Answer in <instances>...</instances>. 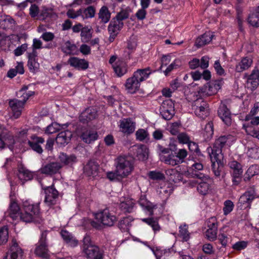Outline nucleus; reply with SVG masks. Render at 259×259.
<instances>
[{
    "instance_id": "412c9836",
    "label": "nucleus",
    "mask_w": 259,
    "mask_h": 259,
    "mask_svg": "<svg viewBox=\"0 0 259 259\" xmlns=\"http://www.w3.org/2000/svg\"><path fill=\"white\" fill-rule=\"evenodd\" d=\"M61 167L59 162H53L42 166L39 170L42 174L52 175L58 172Z\"/></svg>"
},
{
    "instance_id": "a18cd8bd",
    "label": "nucleus",
    "mask_w": 259,
    "mask_h": 259,
    "mask_svg": "<svg viewBox=\"0 0 259 259\" xmlns=\"http://www.w3.org/2000/svg\"><path fill=\"white\" fill-rule=\"evenodd\" d=\"M68 125L67 123L60 124L57 122H53L46 127L45 133L48 134H52L62 128H66Z\"/></svg>"
},
{
    "instance_id": "393cba45",
    "label": "nucleus",
    "mask_w": 259,
    "mask_h": 259,
    "mask_svg": "<svg viewBox=\"0 0 259 259\" xmlns=\"http://www.w3.org/2000/svg\"><path fill=\"white\" fill-rule=\"evenodd\" d=\"M72 137L71 132L68 130L64 131L59 133L56 138V143L61 146H64L70 141Z\"/></svg>"
},
{
    "instance_id": "774afa93",
    "label": "nucleus",
    "mask_w": 259,
    "mask_h": 259,
    "mask_svg": "<svg viewBox=\"0 0 259 259\" xmlns=\"http://www.w3.org/2000/svg\"><path fill=\"white\" fill-rule=\"evenodd\" d=\"M248 23L252 26L259 27V16L257 14H252L248 18Z\"/></svg>"
},
{
    "instance_id": "bf43d9fd",
    "label": "nucleus",
    "mask_w": 259,
    "mask_h": 259,
    "mask_svg": "<svg viewBox=\"0 0 259 259\" xmlns=\"http://www.w3.org/2000/svg\"><path fill=\"white\" fill-rule=\"evenodd\" d=\"M129 17V12L127 9H122L117 14L113 19L119 22H123L122 21L127 19Z\"/></svg>"
},
{
    "instance_id": "4d7b16f0",
    "label": "nucleus",
    "mask_w": 259,
    "mask_h": 259,
    "mask_svg": "<svg viewBox=\"0 0 259 259\" xmlns=\"http://www.w3.org/2000/svg\"><path fill=\"white\" fill-rule=\"evenodd\" d=\"M177 159L179 164H181L185 162V158L188 155V152L185 149H179L176 152Z\"/></svg>"
},
{
    "instance_id": "052dcab7",
    "label": "nucleus",
    "mask_w": 259,
    "mask_h": 259,
    "mask_svg": "<svg viewBox=\"0 0 259 259\" xmlns=\"http://www.w3.org/2000/svg\"><path fill=\"white\" fill-rule=\"evenodd\" d=\"M243 128L248 135L255 137L259 140V131L254 130L251 126L243 124Z\"/></svg>"
},
{
    "instance_id": "cd10ccee",
    "label": "nucleus",
    "mask_w": 259,
    "mask_h": 259,
    "mask_svg": "<svg viewBox=\"0 0 259 259\" xmlns=\"http://www.w3.org/2000/svg\"><path fill=\"white\" fill-rule=\"evenodd\" d=\"M112 67L115 74L118 77H121L127 72V66L122 61H118L112 65Z\"/></svg>"
},
{
    "instance_id": "7c9ffc66",
    "label": "nucleus",
    "mask_w": 259,
    "mask_h": 259,
    "mask_svg": "<svg viewBox=\"0 0 259 259\" xmlns=\"http://www.w3.org/2000/svg\"><path fill=\"white\" fill-rule=\"evenodd\" d=\"M34 252L37 256L44 259H50L48 245L37 243Z\"/></svg>"
},
{
    "instance_id": "2f4dec72",
    "label": "nucleus",
    "mask_w": 259,
    "mask_h": 259,
    "mask_svg": "<svg viewBox=\"0 0 259 259\" xmlns=\"http://www.w3.org/2000/svg\"><path fill=\"white\" fill-rule=\"evenodd\" d=\"M18 177L23 183L33 179V174L24 167L21 166L18 168Z\"/></svg>"
},
{
    "instance_id": "338daca9",
    "label": "nucleus",
    "mask_w": 259,
    "mask_h": 259,
    "mask_svg": "<svg viewBox=\"0 0 259 259\" xmlns=\"http://www.w3.org/2000/svg\"><path fill=\"white\" fill-rule=\"evenodd\" d=\"M177 139L179 143L182 144H187L191 140L189 136L186 133H179Z\"/></svg>"
},
{
    "instance_id": "f8f14e48",
    "label": "nucleus",
    "mask_w": 259,
    "mask_h": 259,
    "mask_svg": "<svg viewBox=\"0 0 259 259\" xmlns=\"http://www.w3.org/2000/svg\"><path fill=\"white\" fill-rule=\"evenodd\" d=\"M45 202L49 206H52L57 203L58 198V192L53 186L48 187L45 189Z\"/></svg>"
},
{
    "instance_id": "a878e982",
    "label": "nucleus",
    "mask_w": 259,
    "mask_h": 259,
    "mask_svg": "<svg viewBox=\"0 0 259 259\" xmlns=\"http://www.w3.org/2000/svg\"><path fill=\"white\" fill-rule=\"evenodd\" d=\"M61 50L67 55H77L78 53L77 47L70 40L66 41L62 44Z\"/></svg>"
},
{
    "instance_id": "a211bd4d",
    "label": "nucleus",
    "mask_w": 259,
    "mask_h": 259,
    "mask_svg": "<svg viewBox=\"0 0 259 259\" xmlns=\"http://www.w3.org/2000/svg\"><path fill=\"white\" fill-rule=\"evenodd\" d=\"M45 142L44 139L41 137L32 136L31 137V140H26L27 143L31 148L38 153H41L43 151L40 144H42Z\"/></svg>"
},
{
    "instance_id": "5701e85b",
    "label": "nucleus",
    "mask_w": 259,
    "mask_h": 259,
    "mask_svg": "<svg viewBox=\"0 0 259 259\" xmlns=\"http://www.w3.org/2000/svg\"><path fill=\"white\" fill-rule=\"evenodd\" d=\"M99 170V164L93 160H90L84 167V173L89 177H95L98 174Z\"/></svg>"
},
{
    "instance_id": "c03bdc74",
    "label": "nucleus",
    "mask_w": 259,
    "mask_h": 259,
    "mask_svg": "<svg viewBox=\"0 0 259 259\" xmlns=\"http://www.w3.org/2000/svg\"><path fill=\"white\" fill-rule=\"evenodd\" d=\"M99 18L102 23L105 24L108 22L111 17V13L106 6H103L99 12Z\"/></svg>"
},
{
    "instance_id": "58836bf2",
    "label": "nucleus",
    "mask_w": 259,
    "mask_h": 259,
    "mask_svg": "<svg viewBox=\"0 0 259 259\" xmlns=\"http://www.w3.org/2000/svg\"><path fill=\"white\" fill-rule=\"evenodd\" d=\"M149 149L146 145H140L136 150V156L140 160H145L148 158Z\"/></svg>"
},
{
    "instance_id": "37998d69",
    "label": "nucleus",
    "mask_w": 259,
    "mask_h": 259,
    "mask_svg": "<svg viewBox=\"0 0 259 259\" xmlns=\"http://www.w3.org/2000/svg\"><path fill=\"white\" fill-rule=\"evenodd\" d=\"M205 141L209 140L213 135V124L212 122L209 121L206 124L202 133Z\"/></svg>"
},
{
    "instance_id": "f3484780",
    "label": "nucleus",
    "mask_w": 259,
    "mask_h": 259,
    "mask_svg": "<svg viewBox=\"0 0 259 259\" xmlns=\"http://www.w3.org/2000/svg\"><path fill=\"white\" fill-rule=\"evenodd\" d=\"M68 63L71 66L78 70H84L89 68V62L87 60L76 57L70 58Z\"/></svg>"
},
{
    "instance_id": "ddd939ff",
    "label": "nucleus",
    "mask_w": 259,
    "mask_h": 259,
    "mask_svg": "<svg viewBox=\"0 0 259 259\" xmlns=\"http://www.w3.org/2000/svg\"><path fill=\"white\" fill-rule=\"evenodd\" d=\"M9 107L15 118H18L21 114L22 109L25 104L22 100L11 99L9 102Z\"/></svg>"
},
{
    "instance_id": "9d476101",
    "label": "nucleus",
    "mask_w": 259,
    "mask_h": 259,
    "mask_svg": "<svg viewBox=\"0 0 259 259\" xmlns=\"http://www.w3.org/2000/svg\"><path fill=\"white\" fill-rule=\"evenodd\" d=\"M123 26V22H119L112 19L108 26V31L110 34L109 40L113 41Z\"/></svg>"
},
{
    "instance_id": "ea45409f",
    "label": "nucleus",
    "mask_w": 259,
    "mask_h": 259,
    "mask_svg": "<svg viewBox=\"0 0 259 259\" xmlns=\"http://www.w3.org/2000/svg\"><path fill=\"white\" fill-rule=\"evenodd\" d=\"M161 161L166 164L175 166L180 164L177 158L176 154L171 153L165 156H161Z\"/></svg>"
},
{
    "instance_id": "0e129e2a",
    "label": "nucleus",
    "mask_w": 259,
    "mask_h": 259,
    "mask_svg": "<svg viewBox=\"0 0 259 259\" xmlns=\"http://www.w3.org/2000/svg\"><path fill=\"white\" fill-rule=\"evenodd\" d=\"M148 177L153 180H162L164 179V175L159 171H150L148 174Z\"/></svg>"
},
{
    "instance_id": "bb28decb",
    "label": "nucleus",
    "mask_w": 259,
    "mask_h": 259,
    "mask_svg": "<svg viewBox=\"0 0 259 259\" xmlns=\"http://www.w3.org/2000/svg\"><path fill=\"white\" fill-rule=\"evenodd\" d=\"M214 35L211 32L208 31L197 38L195 41V45L197 47L200 48L209 43Z\"/></svg>"
},
{
    "instance_id": "c85d7f7f",
    "label": "nucleus",
    "mask_w": 259,
    "mask_h": 259,
    "mask_svg": "<svg viewBox=\"0 0 259 259\" xmlns=\"http://www.w3.org/2000/svg\"><path fill=\"white\" fill-rule=\"evenodd\" d=\"M203 169V165L200 162L193 161L192 163L188 168V172L191 177L194 178H197V176L195 174H202L199 171Z\"/></svg>"
},
{
    "instance_id": "6e6552de",
    "label": "nucleus",
    "mask_w": 259,
    "mask_h": 259,
    "mask_svg": "<svg viewBox=\"0 0 259 259\" xmlns=\"http://www.w3.org/2000/svg\"><path fill=\"white\" fill-rule=\"evenodd\" d=\"M160 113L165 120L171 119L175 114L174 103L170 99L164 101L160 107Z\"/></svg>"
},
{
    "instance_id": "c9c22d12",
    "label": "nucleus",
    "mask_w": 259,
    "mask_h": 259,
    "mask_svg": "<svg viewBox=\"0 0 259 259\" xmlns=\"http://www.w3.org/2000/svg\"><path fill=\"white\" fill-rule=\"evenodd\" d=\"M55 15V14L52 8L43 6L40 10L38 20L41 21L46 20L53 17Z\"/></svg>"
},
{
    "instance_id": "20e7f679",
    "label": "nucleus",
    "mask_w": 259,
    "mask_h": 259,
    "mask_svg": "<svg viewBox=\"0 0 259 259\" xmlns=\"http://www.w3.org/2000/svg\"><path fill=\"white\" fill-rule=\"evenodd\" d=\"M134 159L130 155H119L115 159V168L125 178L131 174L134 169Z\"/></svg>"
},
{
    "instance_id": "864d4df0",
    "label": "nucleus",
    "mask_w": 259,
    "mask_h": 259,
    "mask_svg": "<svg viewBox=\"0 0 259 259\" xmlns=\"http://www.w3.org/2000/svg\"><path fill=\"white\" fill-rule=\"evenodd\" d=\"M136 139L139 141H144L149 140V134L147 130L140 128L136 132Z\"/></svg>"
},
{
    "instance_id": "4468645a",
    "label": "nucleus",
    "mask_w": 259,
    "mask_h": 259,
    "mask_svg": "<svg viewBox=\"0 0 259 259\" xmlns=\"http://www.w3.org/2000/svg\"><path fill=\"white\" fill-rule=\"evenodd\" d=\"M84 253L87 257L92 259H102L103 253L98 246L96 245H90L86 246L83 249Z\"/></svg>"
},
{
    "instance_id": "69168bd1",
    "label": "nucleus",
    "mask_w": 259,
    "mask_h": 259,
    "mask_svg": "<svg viewBox=\"0 0 259 259\" xmlns=\"http://www.w3.org/2000/svg\"><path fill=\"white\" fill-rule=\"evenodd\" d=\"M67 16L71 19H76L79 16L82 17V9H79L77 11H75L72 9H69L67 12Z\"/></svg>"
},
{
    "instance_id": "f257e3e1",
    "label": "nucleus",
    "mask_w": 259,
    "mask_h": 259,
    "mask_svg": "<svg viewBox=\"0 0 259 259\" xmlns=\"http://www.w3.org/2000/svg\"><path fill=\"white\" fill-rule=\"evenodd\" d=\"M23 211L20 212V207L15 201L11 202L9 207V215L13 220L19 218L26 223L34 222L40 224L43 219L41 217L39 203H31L29 201L23 202Z\"/></svg>"
},
{
    "instance_id": "603ef678",
    "label": "nucleus",
    "mask_w": 259,
    "mask_h": 259,
    "mask_svg": "<svg viewBox=\"0 0 259 259\" xmlns=\"http://www.w3.org/2000/svg\"><path fill=\"white\" fill-rule=\"evenodd\" d=\"M107 178L111 181H121L125 177L115 168L114 171H109L106 174Z\"/></svg>"
},
{
    "instance_id": "1a4fd4ad",
    "label": "nucleus",
    "mask_w": 259,
    "mask_h": 259,
    "mask_svg": "<svg viewBox=\"0 0 259 259\" xmlns=\"http://www.w3.org/2000/svg\"><path fill=\"white\" fill-rule=\"evenodd\" d=\"M221 89L220 83L218 81H214L209 83H206L202 87L200 88L197 94L203 96H210L217 93L218 91Z\"/></svg>"
},
{
    "instance_id": "e433bc0d",
    "label": "nucleus",
    "mask_w": 259,
    "mask_h": 259,
    "mask_svg": "<svg viewBox=\"0 0 259 259\" xmlns=\"http://www.w3.org/2000/svg\"><path fill=\"white\" fill-rule=\"evenodd\" d=\"M230 167L233 170L232 177L234 178H241L243 170L240 163L236 161H232L229 163Z\"/></svg>"
},
{
    "instance_id": "2eb2a0df",
    "label": "nucleus",
    "mask_w": 259,
    "mask_h": 259,
    "mask_svg": "<svg viewBox=\"0 0 259 259\" xmlns=\"http://www.w3.org/2000/svg\"><path fill=\"white\" fill-rule=\"evenodd\" d=\"M136 124L131 118H123L119 121L120 131L124 134L130 135L135 130Z\"/></svg>"
},
{
    "instance_id": "7ed1b4c3",
    "label": "nucleus",
    "mask_w": 259,
    "mask_h": 259,
    "mask_svg": "<svg viewBox=\"0 0 259 259\" xmlns=\"http://www.w3.org/2000/svg\"><path fill=\"white\" fill-rule=\"evenodd\" d=\"M96 221L90 222L91 226L97 229H101L103 226L111 227L117 221L116 217L111 213L108 209H104L95 214Z\"/></svg>"
},
{
    "instance_id": "8fccbe9b",
    "label": "nucleus",
    "mask_w": 259,
    "mask_h": 259,
    "mask_svg": "<svg viewBox=\"0 0 259 259\" xmlns=\"http://www.w3.org/2000/svg\"><path fill=\"white\" fill-rule=\"evenodd\" d=\"M59 158L60 161L65 165L72 164L76 161V157L74 155H68L64 153L60 154Z\"/></svg>"
},
{
    "instance_id": "473e14b6",
    "label": "nucleus",
    "mask_w": 259,
    "mask_h": 259,
    "mask_svg": "<svg viewBox=\"0 0 259 259\" xmlns=\"http://www.w3.org/2000/svg\"><path fill=\"white\" fill-rule=\"evenodd\" d=\"M98 137L97 132L88 130L84 132L81 135L82 140L88 144H90L97 140Z\"/></svg>"
},
{
    "instance_id": "79ce46f5",
    "label": "nucleus",
    "mask_w": 259,
    "mask_h": 259,
    "mask_svg": "<svg viewBox=\"0 0 259 259\" xmlns=\"http://www.w3.org/2000/svg\"><path fill=\"white\" fill-rule=\"evenodd\" d=\"M81 40L82 42H89L92 37V29L91 26H87L82 28L80 33Z\"/></svg>"
},
{
    "instance_id": "e2e57ef3",
    "label": "nucleus",
    "mask_w": 259,
    "mask_h": 259,
    "mask_svg": "<svg viewBox=\"0 0 259 259\" xmlns=\"http://www.w3.org/2000/svg\"><path fill=\"white\" fill-rule=\"evenodd\" d=\"M8 239V229L4 226L0 229V245L6 243Z\"/></svg>"
},
{
    "instance_id": "4c0bfd02",
    "label": "nucleus",
    "mask_w": 259,
    "mask_h": 259,
    "mask_svg": "<svg viewBox=\"0 0 259 259\" xmlns=\"http://www.w3.org/2000/svg\"><path fill=\"white\" fill-rule=\"evenodd\" d=\"M166 175L168 176L169 181L177 183L182 179V176L175 169H169L166 170Z\"/></svg>"
},
{
    "instance_id": "3c124183",
    "label": "nucleus",
    "mask_w": 259,
    "mask_h": 259,
    "mask_svg": "<svg viewBox=\"0 0 259 259\" xmlns=\"http://www.w3.org/2000/svg\"><path fill=\"white\" fill-rule=\"evenodd\" d=\"M142 221L150 226L155 233L160 230V227L158 224L157 220L152 218H144L141 219Z\"/></svg>"
},
{
    "instance_id": "f03ea898",
    "label": "nucleus",
    "mask_w": 259,
    "mask_h": 259,
    "mask_svg": "<svg viewBox=\"0 0 259 259\" xmlns=\"http://www.w3.org/2000/svg\"><path fill=\"white\" fill-rule=\"evenodd\" d=\"M232 138L231 135L220 136L215 140L212 147L210 146L207 148V151L212 162V170L217 177L220 176L223 166V148L232 140Z\"/></svg>"
},
{
    "instance_id": "0eeeda50",
    "label": "nucleus",
    "mask_w": 259,
    "mask_h": 259,
    "mask_svg": "<svg viewBox=\"0 0 259 259\" xmlns=\"http://www.w3.org/2000/svg\"><path fill=\"white\" fill-rule=\"evenodd\" d=\"M195 175L197 176L196 179L190 181V184L193 187L197 185V189L198 192L202 195L206 194L209 187L208 182L210 180L209 177L204 174Z\"/></svg>"
},
{
    "instance_id": "de8ad7c7",
    "label": "nucleus",
    "mask_w": 259,
    "mask_h": 259,
    "mask_svg": "<svg viewBox=\"0 0 259 259\" xmlns=\"http://www.w3.org/2000/svg\"><path fill=\"white\" fill-rule=\"evenodd\" d=\"M248 82L250 83L253 89L259 85V71L253 70L248 78Z\"/></svg>"
},
{
    "instance_id": "dca6fc26",
    "label": "nucleus",
    "mask_w": 259,
    "mask_h": 259,
    "mask_svg": "<svg viewBox=\"0 0 259 259\" xmlns=\"http://www.w3.org/2000/svg\"><path fill=\"white\" fill-rule=\"evenodd\" d=\"M97 111L93 108H88L83 110L79 116L80 122L87 123L97 117Z\"/></svg>"
},
{
    "instance_id": "aec40b11",
    "label": "nucleus",
    "mask_w": 259,
    "mask_h": 259,
    "mask_svg": "<svg viewBox=\"0 0 259 259\" xmlns=\"http://www.w3.org/2000/svg\"><path fill=\"white\" fill-rule=\"evenodd\" d=\"M141 83L137 77H134L133 74L132 77L126 79L125 87L128 93L134 94L139 90Z\"/></svg>"
},
{
    "instance_id": "09e8293b",
    "label": "nucleus",
    "mask_w": 259,
    "mask_h": 259,
    "mask_svg": "<svg viewBox=\"0 0 259 259\" xmlns=\"http://www.w3.org/2000/svg\"><path fill=\"white\" fill-rule=\"evenodd\" d=\"M259 174V166L256 164L251 165L247 170L244 178V181H248L251 177Z\"/></svg>"
},
{
    "instance_id": "6e6d98bb",
    "label": "nucleus",
    "mask_w": 259,
    "mask_h": 259,
    "mask_svg": "<svg viewBox=\"0 0 259 259\" xmlns=\"http://www.w3.org/2000/svg\"><path fill=\"white\" fill-rule=\"evenodd\" d=\"M14 21L10 17H1L0 18V28L7 29L12 26Z\"/></svg>"
},
{
    "instance_id": "39448f33",
    "label": "nucleus",
    "mask_w": 259,
    "mask_h": 259,
    "mask_svg": "<svg viewBox=\"0 0 259 259\" xmlns=\"http://www.w3.org/2000/svg\"><path fill=\"white\" fill-rule=\"evenodd\" d=\"M192 109L196 116L201 119L206 118L209 113V105L207 101L197 94H196V99L192 103Z\"/></svg>"
},
{
    "instance_id": "13d9d810",
    "label": "nucleus",
    "mask_w": 259,
    "mask_h": 259,
    "mask_svg": "<svg viewBox=\"0 0 259 259\" xmlns=\"http://www.w3.org/2000/svg\"><path fill=\"white\" fill-rule=\"evenodd\" d=\"M95 15V9L93 6L82 9V19L84 20L88 18H93Z\"/></svg>"
},
{
    "instance_id": "680f3d73",
    "label": "nucleus",
    "mask_w": 259,
    "mask_h": 259,
    "mask_svg": "<svg viewBox=\"0 0 259 259\" xmlns=\"http://www.w3.org/2000/svg\"><path fill=\"white\" fill-rule=\"evenodd\" d=\"M217 228L215 227L208 228L205 232L206 238L211 241L215 240L217 237Z\"/></svg>"
},
{
    "instance_id": "9b49d317",
    "label": "nucleus",
    "mask_w": 259,
    "mask_h": 259,
    "mask_svg": "<svg viewBox=\"0 0 259 259\" xmlns=\"http://www.w3.org/2000/svg\"><path fill=\"white\" fill-rule=\"evenodd\" d=\"M37 51H29L27 52V66L29 71L33 73L36 72L39 67V64L37 61Z\"/></svg>"
},
{
    "instance_id": "6ab92c4d",
    "label": "nucleus",
    "mask_w": 259,
    "mask_h": 259,
    "mask_svg": "<svg viewBox=\"0 0 259 259\" xmlns=\"http://www.w3.org/2000/svg\"><path fill=\"white\" fill-rule=\"evenodd\" d=\"M218 115L227 125L231 123V113L226 104L221 103L218 111Z\"/></svg>"
},
{
    "instance_id": "c756f323",
    "label": "nucleus",
    "mask_w": 259,
    "mask_h": 259,
    "mask_svg": "<svg viewBox=\"0 0 259 259\" xmlns=\"http://www.w3.org/2000/svg\"><path fill=\"white\" fill-rule=\"evenodd\" d=\"M60 235L63 240L69 246H76L78 244L77 240L71 233L65 230L60 232Z\"/></svg>"
},
{
    "instance_id": "b1692460",
    "label": "nucleus",
    "mask_w": 259,
    "mask_h": 259,
    "mask_svg": "<svg viewBox=\"0 0 259 259\" xmlns=\"http://www.w3.org/2000/svg\"><path fill=\"white\" fill-rule=\"evenodd\" d=\"M155 71H152L150 67H148L144 69H139L134 72V77H137L141 82L149 78L150 75Z\"/></svg>"
},
{
    "instance_id": "72a5a7b5",
    "label": "nucleus",
    "mask_w": 259,
    "mask_h": 259,
    "mask_svg": "<svg viewBox=\"0 0 259 259\" xmlns=\"http://www.w3.org/2000/svg\"><path fill=\"white\" fill-rule=\"evenodd\" d=\"M252 60L248 57L242 58L241 61L236 65L235 70L238 72H241L248 69L252 65Z\"/></svg>"
},
{
    "instance_id": "a19ab883",
    "label": "nucleus",
    "mask_w": 259,
    "mask_h": 259,
    "mask_svg": "<svg viewBox=\"0 0 259 259\" xmlns=\"http://www.w3.org/2000/svg\"><path fill=\"white\" fill-rule=\"evenodd\" d=\"M134 219L132 216H128L123 218L118 224L119 228L123 232L128 231L132 226V223Z\"/></svg>"
},
{
    "instance_id": "f704fd0d",
    "label": "nucleus",
    "mask_w": 259,
    "mask_h": 259,
    "mask_svg": "<svg viewBox=\"0 0 259 259\" xmlns=\"http://www.w3.org/2000/svg\"><path fill=\"white\" fill-rule=\"evenodd\" d=\"M135 204V201L133 199L127 198L121 201L120 207L124 212L131 213L134 210Z\"/></svg>"
},
{
    "instance_id": "4be33fe9",
    "label": "nucleus",
    "mask_w": 259,
    "mask_h": 259,
    "mask_svg": "<svg viewBox=\"0 0 259 259\" xmlns=\"http://www.w3.org/2000/svg\"><path fill=\"white\" fill-rule=\"evenodd\" d=\"M22 250L19 246L16 240L13 239L9 252L4 259H17L18 256L22 255Z\"/></svg>"
},
{
    "instance_id": "423d86ee",
    "label": "nucleus",
    "mask_w": 259,
    "mask_h": 259,
    "mask_svg": "<svg viewBox=\"0 0 259 259\" xmlns=\"http://www.w3.org/2000/svg\"><path fill=\"white\" fill-rule=\"evenodd\" d=\"M258 197L255 186H251L240 197L237 207L242 210L249 209L253 200Z\"/></svg>"
},
{
    "instance_id": "5fc2aeb1",
    "label": "nucleus",
    "mask_w": 259,
    "mask_h": 259,
    "mask_svg": "<svg viewBox=\"0 0 259 259\" xmlns=\"http://www.w3.org/2000/svg\"><path fill=\"white\" fill-rule=\"evenodd\" d=\"M179 235L183 239L184 241H187L189 240L190 236L188 230V226L186 224L181 225L179 227Z\"/></svg>"
},
{
    "instance_id": "49530a36",
    "label": "nucleus",
    "mask_w": 259,
    "mask_h": 259,
    "mask_svg": "<svg viewBox=\"0 0 259 259\" xmlns=\"http://www.w3.org/2000/svg\"><path fill=\"white\" fill-rule=\"evenodd\" d=\"M28 88L26 86L23 87L17 93V96L18 98H21V100L26 103V101L29 99V97L33 96L34 92L33 91H29L27 92Z\"/></svg>"
}]
</instances>
